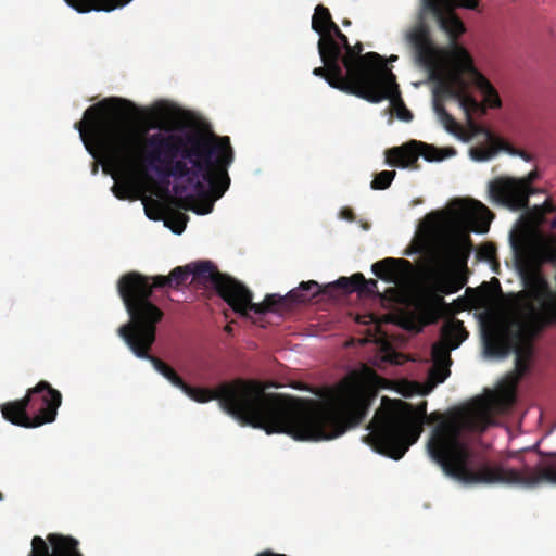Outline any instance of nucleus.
<instances>
[{
    "label": "nucleus",
    "mask_w": 556,
    "mask_h": 556,
    "mask_svg": "<svg viewBox=\"0 0 556 556\" xmlns=\"http://www.w3.org/2000/svg\"><path fill=\"white\" fill-rule=\"evenodd\" d=\"M136 105L123 98H108L89 106L75 124L87 151L112 163L128 166L142 161L162 180L186 179L192 187L175 185L179 206L208 214L213 201L229 188L228 167L233 161L229 137L192 129L184 132L146 135L129 124Z\"/></svg>",
    "instance_id": "obj_1"
},
{
    "label": "nucleus",
    "mask_w": 556,
    "mask_h": 556,
    "mask_svg": "<svg viewBox=\"0 0 556 556\" xmlns=\"http://www.w3.org/2000/svg\"><path fill=\"white\" fill-rule=\"evenodd\" d=\"M538 172L523 178L498 177L489 184L492 202L511 211L526 210L522 220L527 231L511 237V248L519 267L525 289L515 295L513 316L503 329L483 333L488 356L505 358L515 353L516 379L529 370L534 352V340L549 325L556 324V237L532 236L541 228L556 229V205L546 199L541 205L529 207V197L538 192L532 182Z\"/></svg>",
    "instance_id": "obj_2"
},
{
    "label": "nucleus",
    "mask_w": 556,
    "mask_h": 556,
    "mask_svg": "<svg viewBox=\"0 0 556 556\" xmlns=\"http://www.w3.org/2000/svg\"><path fill=\"white\" fill-rule=\"evenodd\" d=\"M198 403L217 400L220 407L241 425L266 433H286L299 441L331 440L358 426L366 417L370 395L361 387L343 384L325 405L281 393H267L263 382L237 378L216 389H180Z\"/></svg>",
    "instance_id": "obj_3"
},
{
    "label": "nucleus",
    "mask_w": 556,
    "mask_h": 556,
    "mask_svg": "<svg viewBox=\"0 0 556 556\" xmlns=\"http://www.w3.org/2000/svg\"><path fill=\"white\" fill-rule=\"evenodd\" d=\"M479 0H421L419 21L406 33V41L419 65L431 73L441 72L451 59L454 70L440 83L446 97L456 99L468 92V74L476 87L483 93L490 108L502 105L493 85L475 66L468 51L458 45V37L465 25L456 15V8L476 10Z\"/></svg>",
    "instance_id": "obj_4"
},
{
    "label": "nucleus",
    "mask_w": 556,
    "mask_h": 556,
    "mask_svg": "<svg viewBox=\"0 0 556 556\" xmlns=\"http://www.w3.org/2000/svg\"><path fill=\"white\" fill-rule=\"evenodd\" d=\"M141 277L126 276L119 286V296L129 315V321L117 329L118 336L138 357L149 361L154 369L173 386L181 389L185 380L165 362L150 354L156 339V326L163 319V311L147 296L150 288L141 282Z\"/></svg>",
    "instance_id": "obj_5"
},
{
    "label": "nucleus",
    "mask_w": 556,
    "mask_h": 556,
    "mask_svg": "<svg viewBox=\"0 0 556 556\" xmlns=\"http://www.w3.org/2000/svg\"><path fill=\"white\" fill-rule=\"evenodd\" d=\"M427 415V402L416 407L402 400L382 399L368 425L370 432L365 442L372 450L392 459H401L409 446L417 442L422 431V418Z\"/></svg>",
    "instance_id": "obj_6"
},
{
    "label": "nucleus",
    "mask_w": 556,
    "mask_h": 556,
    "mask_svg": "<svg viewBox=\"0 0 556 556\" xmlns=\"http://www.w3.org/2000/svg\"><path fill=\"white\" fill-rule=\"evenodd\" d=\"M62 404V394L45 380L29 388L26 395L0 406L2 416L13 425L37 428L53 422Z\"/></svg>",
    "instance_id": "obj_7"
},
{
    "label": "nucleus",
    "mask_w": 556,
    "mask_h": 556,
    "mask_svg": "<svg viewBox=\"0 0 556 556\" xmlns=\"http://www.w3.org/2000/svg\"><path fill=\"white\" fill-rule=\"evenodd\" d=\"M191 270L193 280L213 287L236 313L244 317H249V312L264 315L276 302L274 295H266L262 303H253L252 292L244 285L219 273L210 261L191 264Z\"/></svg>",
    "instance_id": "obj_8"
},
{
    "label": "nucleus",
    "mask_w": 556,
    "mask_h": 556,
    "mask_svg": "<svg viewBox=\"0 0 556 556\" xmlns=\"http://www.w3.org/2000/svg\"><path fill=\"white\" fill-rule=\"evenodd\" d=\"M364 50L362 42L349 46L341 56L340 63L345 70L346 75L353 83L365 89L366 92L372 93L381 99L386 96L368 89L371 85L377 86L386 80V76L392 71L388 68L384 59L377 52H368L362 54Z\"/></svg>",
    "instance_id": "obj_9"
},
{
    "label": "nucleus",
    "mask_w": 556,
    "mask_h": 556,
    "mask_svg": "<svg viewBox=\"0 0 556 556\" xmlns=\"http://www.w3.org/2000/svg\"><path fill=\"white\" fill-rule=\"evenodd\" d=\"M318 53L324 66L315 67L313 74L324 78L330 87L348 94L355 96L368 102H377L381 98L366 92L365 89L353 83L344 73L343 67L338 60V50L329 38H323L317 43Z\"/></svg>",
    "instance_id": "obj_10"
},
{
    "label": "nucleus",
    "mask_w": 556,
    "mask_h": 556,
    "mask_svg": "<svg viewBox=\"0 0 556 556\" xmlns=\"http://www.w3.org/2000/svg\"><path fill=\"white\" fill-rule=\"evenodd\" d=\"M468 334L459 319L451 318L442 325L440 340L431 348L433 364L430 376L435 382L442 383L450 376L451 351L457 349L468 338Z\"/></svg>",
    "instance_id": "obj_11"
},
{
    "label": "nucleus",
    "mask_w": 556,
    "mask_h": 556,
    "mask_svg": "<svg viewBox=\"0 0 556 556\" xmlns=\"http://www.w3.org/2000/svg\"><path fill=\"white\" fill-rule=\"evenodd\" d=\"M453 148L447 149L444 153L431 144L410 140L400 147H393L386 151V161L390 166L401 168H418L417 162L419 156H422L429 162H439L447 156L454 155Z\"/></svg>",
    "instance_id": "obj_12"
},
{
    "label": "nucleus",
    "mask_w": 556,
    "mask_h": 556,
    "mask_svg": "<svg viewBox=\"0 0 556 556\" xmlns=\"http://www.w3.org/2000/svg\"><path fill=\"white\" fill-rule=\"evenodd\" d=\"M48 543L41 536L31 540L29 556H84L78 549V541L59 533L47 535Z\"/></svg>",
    "instance_id": "obj_13"
},
{
    "label": "nucleus",
    "mask_w": 556,
    "mask_h": 556,
    "mask_svg": "<svg viewBox=\"0 0 556 556\" xmlns=\"http://www.w3.org/2000/svg\"><path fill=\"white\" fill-rule=\"evenodd\" d=\"M326 287L327 285L321 288L317 281L308 280L302 281L298 288L290 290L286 296L273 294L276 299V302L270 309L265 312V314L268 312H279L281 308L287 307L288 302L292 304L308 302L321 293L329 296H336L334 292L338 289H328Z\"/></svg>",
    "instance_id": "obj_14"
},
{
    "label": "nucleus",
    "mask_w": 556,
    "mask_h": 556,
    "mask_svg": "<svg viewBox=\"0 0 556 556\" xmlns=\"http://www.w3.org/2000/svg\"><path fill=\"white\" fill-rule=\"evenodd\" d=\"M191 264L190 265H187V266H177L175 267L168 276H162V275H159V276H153V277H149V276H144L140 273H137V271H130V273H127L125 275H123L118 281H117V291L119 292V286L122 285V281L123 279L128 276V275H136V276H140L141 277V282H143V285L146 283L149 288H150V294L147 296V299L149 300V302H152L151 301V296H152V293H153V289L154 288H165V287H174V288H178L179 286L184 285L187 282V280L189 279V277L191 276Z\"/></svg>",
    "instance_id": "obj_15"
},
{
    "label": "nucleus",
    "mask_w": 556,
    "mask_h": 556,
    "mask_svg": "<svg viewBox=\"0 0 556 556\" xmlns=\"http://www.w3.org/2000/svg\"><path fill=\"white\" fill-rule=\"evenodd\" d=\"M384 78L386 80H383L382 84H378L377 86L371 85L368 88L375 92L377 91L386 96L376 103H379L383 100H389L392 111L396 114V117L404 122H410L413 119V113L406 108L403 99L401 98V92L396 83L395 75L391 72Z\"/></svg>",
    "instance_id": "obj_16"
},
{
    "label": "nucleus",
    "mask_w": 556,
    "mask_h": 556,
    "mask_svg": "<svg viewBox=\"0 0 556 556\" xmlns=\"http://www.w3.org/2000/svg\"><path fill=\"white\" fill-rule=\"evenodd\" d=\"M328 289H340L343 292L357 291L359 294L372 296L380 295L378 282L375 279H366L363 274L356 273L351 277H340L337 281L328 283Z\"/></svg>",
    "instance_id": "obj_17"
},
{
    "label": "nucleus",
    "mask_w": 556,
    "mask_h": 556,
    "mask_svg": "<svg viewBox=\"0 0 556 556\" xmlns=\"http://www.w3.org/2000/svg\"><path fill=\"white\" fill-rule=\"evenodd\" d=\"M472 251L469 235H458L448 240L443 248L444 256L460 268H467V262Z\"/></svg>",
    "instance_id": "obj_18"
},
{
    "label": "nucleus",
    "mask_w": 556,
    "mask_h": 556,
    "mask_svg": "<svg viewBox=\"0 0 556 556\" xmlns=\"http://www.w3.org/2000/svg\"><path fill=\"white\" fill-rule=\"evenodd\" d=\"M410 267L405 258L387 257L372 264V273L381 280L395 283L402 276L403 268Z\"/></svg>",
    "instance_id": "obj_19"
},
{
    "label": "nucleus",
    "mask_w": 556,
    "mask_h": 556,
    "mask_svg": "<svg viewBox=\"0 0 556 556\" xmlns=\"http://www.w3.org/2000/svg\"><path fill=\"white\" fill-rule=\"evenodd\" d=\"M131 0H65V2L79 13L91 11L111 12L123 8Z\"/></svg>",
    "instance_id": "obj_20"
},
{
    "label": "nucleus",
    "mask_w": 556,
    "mask_h": 556,
    "mask_svg": "<svg viewBox=\"0 0 556 556\" xmlns=\"http://www.w3.org/2000/svg\"><path fill=\"white\" fill-rule=\"evenodd\" d=\"M514 402V395L511 393L505 394L503 397L483 399L480 397V432L486 430V428L493 422V410L495 406L507 407Z\"/></svg>",
    "instance_id": "obj_21"
},
{
    "label": "nucleus",
    "mask_w": 556,
    "mask_h": 556,
    "mask_svg": "<svg viewBox=\"0 0 556 556\" xmlns=\"http://www.w3.org/2000/svg\"><path fill=\"white\" fill-rule=\"evenodd\" d=\"M334 25L337 24L333 22L328 8L324 7L323 4H318L315 8V12L312 17V29L319 35V39L329 38L332 40L330 35L326 34H328ZM331 42L333 43V41Z\"/></svg>",
    "instance_id": "obj_22"
},
{
    "label": "nucleus",
    "mask_w": 556,
    "mask_h": 556,
    "mask_svg": "<svg viewBox=\"0 0 556 556\" xmlns=\"http://www.w3.org/2000/svg\"><path fill=\"white\" fill-rule=\"evenodd\" d=\"M467 283V277L458 273L441 276L438 279V290L441 293L450 294L458 292Z\"/></svg>",
    "instance_id": "obj_23"
},
{
    "label": "nucleus",
    "mask_w": 556,
    "mask_h": 556,
    "mask_svg": "<svg viewBox=\"0 0 556 556\" xmlns=\"http://www.w3.org/2000/svg\"><path fill=\"white\" fill-rule=\"evenodd\" d=\"M112 192L119 200H130L136 198V188L130 179H122L115 181Z\"/></svg>",
    "instance_id": "obj_24"
},
{
    "label": "nucleus",
    "mask_w": 556,
    "mask_h": 556,
    "mask_svg": "<svg viewBox=\"0 0 556 556\" xmlns=\"http://www.w3.org/2000/svg\"><path fill=\"white\" fill-rule=\"evenodd\" d=\"M327 35H330L333 46L338 50V60H341L342 54L350 46L348 37L341 31L338 25L332 26Z\"/></svg>",
    "instance_id": "obj_25"
},
{
    "label": "nucleus",
    "mask_w": 556,
    "mask_h": 556,
    "mask_svg": "<svg viewBox=\"0 0 556 556\" xmlns=\"http://www.w3.org/2000/svg\"><path fill=\"white\" fill-rule=\"evenodd\" d=\"M395 170H382L378 173L370 182V187L374 190H384L390 187L394 177Z\"/></svg>",
    "instance_id": "obj_26"
},
{
    "label": "nucleus",
    "mask_w": 556,
    "mask_h": 556,
    "mask_svg": "<svg viewBox=\"0 0 556 556\" xmlns=\"http://www.w3.org/2000/svg\"><path fill=\"white\" fill-rule=\"evenodd\" d=\"M434 111L438 114L440 121L444 125L447 131L454 132L456 128V122L454 117L445 110L443 104L435 102L434 103Z\"/></svg>",
    "instance_id": "obj_27"
},
{
    "label": "nucleus",
    "mask_w": 556,
    "mask_h": 556,
    "mask_svg": "<svg viewBox=\"0 0 556 556\" xmlns=\"http://www.w3.org/2000/svg\"><path fill=\"white\" fill-rule=\"evenodd\" d=\"M479 260L493 263L496 260V247L492 242L481 244L477 250Z\"/></svg>",
    "instance_id": "obj_28"
},
{
    "label": "nucleus",
    "mask_w": 556,
    "mask_h": 556,
    "mask_svg": "<svg viewBox=\"0 0 556 556\" xmlns=\"http://www.w3.org/2000/svg\"><path fill=\"white\" fill-rule=\"evenodd\" d=\"M455 100L458 101L460 108L465 111V113L468 116H470L472 112H476L480 108L478 101L468 92L463 94V97L456 98Z\"/></svg>",
    "instance_id": "obj_29"
},
{
    "label": "nucleus",
    "mask_w": 556,
    "mask_h": 556,
    "mask_svg": "<svg viewBox=\"0 0 556 556\" xmlns=\"http://www.w3.org/2000/svg\"><path fill=\"white\" fill-rule=\"evenodd\" d=\"M443 303V299L441 296H437L434 302H426L421 304L422 311L430 315L432 319H435L439 313V305Z\"/></svg>",
    "instance_id": "obj_30"
},
{
    "label": "nucleus",
    "mask_w": 556,
    "mask_h": 556,
    "mask_svg": "<svg viewBox=\"0 0 556 556\" xmlns=\"http://www.w3.org/2000/svg\"><path fill=\"white\" fill-rule=\"evenodd\" d=\"M174 219L176 220V225L172 229L175 233L179 235L186 228L188 216L178 212L174 215Z\"/></svg>",
    "instance_id": "obj_31"
},
{
    "label": "nucleus",
    "mask_w": 556,
    "mask_h": 556,
    "mask_svg": "<svg viewBox=\"0 0 556 556\" xmlns=\"http://www.w3.org/2000/svg\"><path fill=\"white\" fill-rule=\"evenodd\" d=\"M475 207L477 208L478 213L481 215V217L486 223V227L489 226L491 219L493 218L492 212L481 202L475 201Z\"/></svg>",
    "instance_id": "obj_32"
},
{
    "label": "nucleus",
    "mask_w": 556,
    "mask_h": 556,
    "mask_svg": "<svg viewBox=\"0 0 556 556\" xmlns=\"http://www.w3.org/2000/svg\"><path fill=\"white\" fill-rule=\"evenodd\" d=\"M471 156L477 161H485L491 157L492 152L488 149H471Z\"/></svg>",
    "instance_id": "obj_33"
},
{
    "label": "nucleus",
    "mask_w": 556,
    "mask_h": 556,
    "mask_svg": "<svg viewBox=\"0 0 556 556\" xmlns=\"http://www.w3.org/2000/svg\"><path fill=\"white\" fill-rule=\"evenodd\" d=\"M514 154L519 155L525 161H530V159H531L530 155L526 151H522V150H517V151L514 152Z\"/></svg>",
    "instance_id": "obj_34"
},
{
    "label": "nucleus",
    "mask_w": 556,
    "mask_h": 556,
    "mask_svg": "<svg viewBox=\"0 0 556 556\" xmlns=\"http://www.w3.org/2000/svg\"><path fill=\"white\" fill-rule=\"evenodd\" d=\"M257 556H286L283 554H275L270 551H265V552H262L260 553Z\"/></svg>",
    "instance_id": "obj_35"
},
{
    "label": "nucleus",
    "mask_w": 556,
    "mask_h": 556,
    "mask_svg": "<svg viewBox=\"0 0 556 556\" xmlns=\"http://www.w3.org/2000/svg\"><path fill=\"white\" fill-rule=\"evenodd\" d=\"M342 24H343V26H350V25H351V21H350V20H348V18H344V20L342 21Z\"/></svg>",
    "instance_id": "obj_36"
},
{
    "label": "nucleus",
    "mask_w": 556,
    "mask_h": 556,
    "mask_svg": "<svg viewBox=\"0 0 556 556\" xmlns=\"http://www.w3.org/2000/svg\"><path fill=\"white\" fill-rule=\"evenodd\" d=\"M225 331H226V332H228V333H231V331H232L231 326H230V325H227V326L225 327Z\"/></svg>",
    "instance_id": "obj_37"
},
{
    "label": "nucleus",
    "mask_w": 556,
    "mask_h": 556,
    "mask_svg": "<svg viewBox=\"0 0 556 556\" xmlns=\"http://www.w3.org/2000/svg\"><path fill=\"white\" fill-rule=\"evenodd\" d=\"M397 60V56L396 55H391L390 56V61L393 62V61H396Z\"/></svg>",
    "instance_id": "obj_38"
},
{
    "label": "nucleus",
    "mask_w": 556,
    "mask_h": 556,
    "mask_svg": "<svg viewBox=\"0 0 556 556\" xmlns=\"http://www.w3.org/2000/svg\"><path fill=\"white\" fill-rule=\"evenodd\" d=\"M352 216V212H349V214H346V217H351Z\"/></svg>",
    "instance_id": "obj_39"
},
{
    "label": "nucleus",
    "mask_w": 556,
    "mask_h": 556,
    "mask_svg": "<svg viewBox=\"0 0 556 556\" xmlns=\"http://www.w3.org/2000/svg\"><path fill=\"white\" fill-rule=\"evenodd\" d=\"M352 216V212H349V214H346V217H351Z\"/></svg>",
    "instance_id": "obj_40"
}]
</instances>
